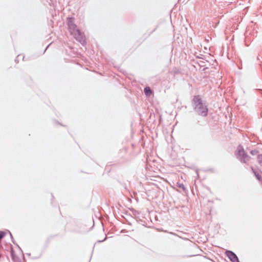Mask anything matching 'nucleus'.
<instances>
[{
  "label": "nucleus",
  "mask_w": 262,
  "mask_h": 262,
  "mask_svg": "<svg viewBox=\"0 0 262 262\" xmlns=\"http://www.w3.org/2000/svg\"><path fill=\"white\" fill-rule=\"evenodd\" d=\"M67 25L68 29L70 34L72 35L77 41L79 42L82 46L86 44L85 36L81 33L80 30L77 28V25L74 23V18L73 17H69L68 19Z\"/></svg>",
  "instance_id": "1"
},
{
  "label": "nucleus",
  "mask_w": 262,
  "mask_h": 262,
  "mask_svg": "<svg viewBox=\"0 0 262 262\" xmlns=\"http://www.w3.org/2000/svg\"><path fill=\"white\" fill-rule=\"evenodd\" d=\"M106 237H105L103 240L99 241V242H102L104 241L106 239Z\"/></svg>",
  "instance_id": "16"
},
{
  "label": "nucleus",
  "mask_w": 262,
  "mask_h": 262,
  "mask_svg": "<svg viewBox=\"0 0 262 262\" xmlns=\"http://www.w3.org/2000/svg\"><path fill=\"white\" fill-rule=\"evenodd\" d=\"M18 57H19V55H18V56L16 57V58H15V61L16 62H18Z\"/></svg>",
  "instance_id": "15"
},
{
  "label": "nucleus",
  "mask_w": 262,
  "mask_h": 262,
  "mask_svg": "<svg viewBox=\"0 0 262 262\" xmlns=\"http://www.w3.org/2000/svg\"><path fill=\"white\" fill-rule=\"evenodd\" d=\"M206 40L207 42H208L209 40V39H208V38H206Z\"/></svg>",
  "instance_id": "18"
},
{
  "label": "nucleus",
  "mask_w": 262,
  "mask_h": 262,
  "mask_svg": "<svg viewBox=\"0 0 262 262\" xmlns=\"http://www.w3.org/2000/svg\"><path fill=\"white\" fill-rule=\"evenodd\" d=\"M6 235V232L3 231H0V243L1 242L2 239Z\"/></svg>",
  "instance_id": "11"
},
{
  "label": "nucleus",
  "mask_w": 262,
  "mask_h": 262,
  "mask_svg": "<svg viewBox=\"0 0 262 262\" xmlns=\"http://www.w3.org/2000/svg\"><path fill=\"white\" fill-rule=\"evenodd\" d=\"M234 154L236 158L243 163H247L251 159V157L245 152L241 144L238 145Z\"/></svg>",
  "instance_id": "3"
},
{
  "label": "nucleus",
  "mask_w": 262,
  "mask_h": 262,
  "mask_svg": "<svg viewBox=\"0 0 262 262\" xmlns=\"http://www.w3.org/2000/svg\"><path fill=\"white\" fill-rule=\"evenodd\" d=\"M259 151L257 149H254L250 151V154L253 156H255L258 154Z\"/></svg>",
  "instance_id": "10"
},
{
  "label": "nucleus",
  "mask_w": 262,
  "mask_h": 262,
  "mask_svg": "<svg viewBox=\"0 0 262 262\" xmlns=\"http://www.w3.org/2000/svg\"><path fill=\"white\" fill-rule=\"evenodd\" d=\"M11 256H12V258H14V251L13 249L12 248V247H11Z\"/></svg>",
  "instance_id": "12"
},
{
  "label": "nucleus",
  "mask_w": 262,
  "mask_h": 262,
  "mask_svg": "<svg viewBox=\"0 0 262 262\" xmlns=\"http://www.w3.org/2000/svg\"><path fill=\"white\" fill-rule=\"evenodd\" d=\"M181 72V70L179 68H177L176 67H174L172 68L171 71L170 72V73L173 74L174 75L176 74H179Z\"/></svg>",
  "instance_id": "6"
},
{
  "label": "nucleus",
  "mask_w": 262,
  "mask_h": 262,
  "mask_svg": "<svg viewBox=\"0 0 262 262\" xmlns=\"http://www.w3.org/2000/svg\"><path fill=\"white\" fill-rule=\"evenodd\" d=\"M257 161L259 164L262 166V154H258L257 155Z\"/></svg>",
  "instance_id": "9"
},
{
  "label": "nucleus",
  "mask_w": 262,
  "mask_h": 262,
  "mask_svg": "<svg viewBox=\"0 0 262 262\" xmlns=\"http://www.w3.org/2000/svg\"><path fill=\"white\" fill-rule=\"evenodd\" d=\"M9 234H10V235L11 239V240H12V242H13V243L14 244H15V241H14V238H13V236H12V234H11V233L10 231H9Z\"/></svg>",
  "instance_id": "13"
},
{
  "label": "nucleus",
  "mask_w": 262,
  "mask_h": 262,
  "mask_svg": "<svg viewBox=\"0 0 262 262\" xmlns=\"http://www.w3.org/2000/svg\"><path fill=\"white\" fill-rule=\"evenodd\" d=\"M176 186L177 187H178L180 188H182L183 189V191H185V187L184 186V185L182 183H180L179 182H178L177 183H176Z\"/></svg>",
  "instance_id": "8"
},
{
  "label": "nucleus",
  "mask_w": 262,
  "mask_h": 262,
  "mask_svg": "<svg viewBox=\"0 0 262 262\" xmlns=\"http://www.w3.org/2000/svg\"><path fill=\"white\" fill-rule=\"evenodd\" d=\"M225 254L231 262H239L236 254L231 250H226Z\"/></svg>",
  "instance_id": "4"
},
{
  "label": "nucleus",
  "mask_w": 262,
  "mask_h": 262,
  "mask_svg": "<svg viewBox=\"0 0 262 262\" xmlns=\"http://www.w3.org/2000/svg\"><path fill=\"white\" fill-rule=\"evenodd\" d=\"M144 93L146 96H149L152 93V91H151V89L148 86L145 87L144 88Z\"/></svg>",
  "instance_id": "7"
},
{
  "label": "nucleus",
  "mask_w": 262,
  "mask_h": 262,
  "mask_svg": "<svg viewBox=\"0 0 262 262\" xmlns=\"http://www.w3.org/2000/svg\"><path fill=\"white\" fill-rule=\"evenodd\" d=\"M21 252L22 251V250L21 249V248H20V247L19 246V245L18 244H17L16 243H15V244H14Z\"/></svg>",
  "instance_id": "14"
},
{
  "label": "nucleus",
  "mask_w": 262,
  "mask_h": 262,
  "mask_svg": "<svg viewBox=\"0 0 262 262\" xmlns=\"http://www.w3.org/2000/svg\"><path fill=\"white\" fill-rule=\"evenodd\" d=\"M51 43H49L48 46L46 47V49H45V51L47 49V48L49 47V46L50 45Z\"/></svg>",
  "instance_id": "17"
},
{
  "label": "nucleus",
  "mask_w": 262,
  "mask_h": 262,
  "mask_svg": "<svg viewBox=\"0 0 262 262\" xmlns=\"http://www.w3.org/2000/svg\"><path fill=\"white\" fill-rule=\"evenodd\" d=\"M191 103L194 111L198 115L203 117L207 116L208 108L207 105L203 103L201 95H197L194 96L191 100Z\"/></svg>",
  "instance_id": "2"
},
{
  "label": "nucleus",
  "mask_w": 262,
  "mask_h": 262,
  "mask_svg": "<svg viewBox=\"0 0 262 262\" xmlns=\"http://www.w3.org/2000/svg\"><path fill=\"white\" fill-rule=\"evenodd\" d=\"M253 173L256 178V179L259 181H262V178L261 176V171L259 169H256L253 167H251Z\"/></svg>",
  "instance_id": "5"
}]
</instances>
